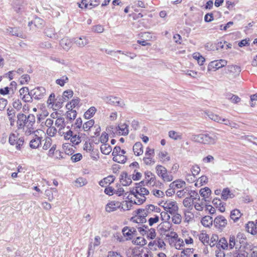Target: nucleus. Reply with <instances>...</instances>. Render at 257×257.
<instances>
[{
  "mask_svg": "<svg viewBox=\"0 0 257 257\" xmlns=\"http://www.w3.org/2000/svg\"><path fill=\"white\" fill-rule=\"evenodd\" d=\"M131 194L134 195L137 201H135V204L140 205L146 200V195L149 194V191L143 186H136L131 190Z\"/></svg>",
  "mask_w": 257,
  "mask_h": 257,
  "instance_id": "1",
  "label": "nucleus"
},
{
  "mask_svg": "<svg viewBox=\"0 0 257 257\" xmlns=\"http://www.w3.org/2000/svg\"><path fill=\"white\" fill-rule=\"evenodd\" d=\"M25 140L24 137H19L18 135L11 133L9 136V142L12 146H15L18 150H20L24 145Z\"/></svg>",
  "mask_w": 257,
  "mask_h": 257,
  "instance_id": "2",
  "label": "nucleus"
},
{
  "mask_svg": "<svg viewBox=\"0 0 257 257\" xmlns=\"http://www.w3.org/2000/svg\"><path fill=\"white\" fill-rule=\"evenodd\" d=\"M156 170L157 175L164 181L170 182L173 180V176L167 171L165 167L158 165L156 166Z\"/></svg>",
  "mask_w": 257,
  "mask_h": 257,
  "instance_id": "3",
  "label": "nucleus"
},
{
  "mask_svg": "<svg viewBox=\"0 0 257 257\" xmlns=\"http://www.w3.org/2000/svg\"><path fill=\"white\" fill-rule=\"evenodd\" d=\"M63 135H64L65 140H70V142L75 145L79 144L81 141L79 135H74L73 132L70 130L66 133H63Z\"/></svg>",
  "mask_w": 257,
  "mask_h": 257,
  "instance_id": "4",
  "label": "nucleus"
},
{
  "mask_svg": "<svg viewBox=\"0 0 257 257\" xmlns=\"http://www.w3.org/2000/svg\"><path fill=\"white\" fill-rule=\"evenodd\" d=\"M227 64V61L223 59L211 61L208 66V71H216Z\"/></svg>",
  "mask_w": 257,
  "mask_h": 257,
  "instance_id": "5",
  "label": "nucleus"
},
{
  "mask_svg": "<svg viewBox=\"0 0 257 257\" xmlns=\"http://www.w3.org/2000/svg\"><path fill=\"white\" fill-rule=\"evenodd\" d=\"M46 89L43 87H38L30 91V95L35 99H40L45 95Z\"/></svg>",
  "mask_w": 257,
  "mask_h": 257,
  "instance_id": "6",
  "label": "nucleus"
},
{
  "mask_svg": "<svg viewBox=\"0 0 257 257\" xmlns=\"http://www.w3.org/2000/svg\"><path fill=\"white\" fill-rule=\"evenodd\" d=\"M106 102L111 105L123 107L125 105L124 101L117 97L109 96L105 98Z\"/></svg>",
  "mask_w": 257,
  "mask_h": 257,
  "instance_id": "7",
  "label": "nucleus"
},
{
  "mask_svg": "<svg viewBox=\"0 0 257 257\" xmlns=\"http://www.w3.org/2000/svg\"><path fill=\"white\" fill-rule=\"evenodd\" d=\"M165 210L171 214L175 213L178 210L177 203L175 201H166L164 206Z\"/></svg>",
  "mask_w": 257,
  "mask_h": 257,
  "instance_id": "8",
  "label": "nucleus"
},
{
  "mask_svg": "<svg viewBox=\"0 0 257 257\" xmlns=\"http://www.w3.org/2000/svg\"><path fill=\"white\" fill-rule=\"evenodd\" d=\"M213 221L214 226L220 230H222L227 224V220L222 215L217 216Z\"/></svg>",
  "mask_w": 257,
  "mask_h": 257,
  "instance_id": "9",
  "label": "nucleus"
},
{
  "mask_svg": "<svg viewBox=\"0 0 257 257\" xmlns=\"http://www.w3.org/2000/svg\"><path fill=\"white\" fill-rule=\"evenodd\" d=\"M17 127L19 130L25 129V127L28 124L27 116L24 113H19L17 115Z\"/></svg>",
  "mask_w": 257,
  "mask_h": 257,
  "instance_id": "10",
  "label": "nucleus"
},
{
  "mask_svg": "<svg viewBox=\"0 0 257 257\" xmlns=\"http://www.w3.org/2000/svg\"><path fill=\"white\" fill-rule=\"evenodd\" d=\"M145 179H146V184L154 186L156 185V178L155 175L151 171H147L145 173Z\"/></svg>",
  "mask_w": 257,
  "mask_h": 257,
  "instance_id": "11",
  "label": "nucleus"
},
{
  "mask_svg": "<svg viewBox=\"0 0 257 257\" xmlns=\"http://www.w3.org/2000/svg\"><path fill=\"white\" fill-rule=\"evenodd\" d=\"M121 203L119 201H112L108 203L105 207V210L110 212L116 210L117 208L121 209Z\"/></svg>",
  "mask_w": 257,
  "mask_h": 257,
  "instance_id": "12",
  "label": "nucleus"
},
{
  "mask_svg": "<svg viewBox=\"0 0 257 257\" xmlns=\"http://www.w3.org/2000/svg\"><path fill=\"white\" fill-rule=\"evenodd\" d=\"M122 231L124 236H127L128 237L127 239H131L133 236L137 235V229L134 227H129L125 226L123 228Z\"/></svg>",
  "mask_w": 257,
  "mask_h": 257,
  "instance_id": "13",
  "label": "nucleus"
},
{
  "mask_svg": "<svg viewBox=\"0 0 257 257\" xmlns=\"http://www.w3.org/2000/svg\"><path fill=\"white\" fill-rule=\"evenodd\" d=\"M14 11L21 14L25 10L24 2L22 0H15L13 5Z\"/></svg>",
  "mask_w": 257,
  "mask_h": 257,
  "instance_id": "14",
  "label": "nucleus"
},
{
  "mask_svg": "<svg viewBox=\"0 0 257 257\" xmlns=\"http://www.w3.org/2000/svg\"><path fill=\"white\" fill-rule=\"evenodd\" d=\"M227 68L228 72L231 75L232 77H235L238 76L241 71L240 67L235 65H228Z\"/></svg>",
  "mask_w": 257,
  "mask_h": 257,
  "instance_id": "15",
  "label": "nucleus"
},
{
  "mask_svg": "<svg viewBox=\"0 0 257 257\" xmlns=\"http://www.w3.org/2000/svg\"><path fill=\"white\" fill-rule=\"evenodd\" d=\"M119 179L121 184L124 186L130 185L132 182L131 176H128L126 172L121 173Z\"/></svg>",
  "mask_w": 257,
  "mask_h": 257,
  "instance_id": "16",
  "label": "nucleus"
},
{
  "mask_svg": "<svg viewBox=\"0 0 257 257\" xmlns=\"http://www.w3.org/2000/svg\"><path fill=\"white\" fill-rule=\"evenodd\" d=\"M245 230L252 235L257 234V220L255 223L253 221L248 222L245 225Z\"/></svg>",
  "mask_w": 257,
  "mask_h": 257,
  "instance_id": "17",
  "label": "nucleus"
},
{
  "mask_svg": "<svg viewBox=\"0 0 257 257\" xmlns=\"http://www.w3.org/2000/svg\"><path fill=\"white\" fill-rule=\"evenodd\" d=\"M217 139L218 137L216 133L206 134V144L213 145L216 143Z\"/></svg>",
  "mask_w": 257,
  "mask_h": 257,
  "instance_id": "18",
  "label": "nucleus"
},
{
  "mask_svg": "<svg viewBox=\"0 0 257 257\" xmlns=\"http://www.w3.org/2000/svg\"><path fill=\"white\" fill-rule=\"evenodd\" d=\"M45 35L52 39H58L59 36L57 33H55V29L53 27H47L45 29L44 32Z\"/></svg>",
  "mask_w": 257,
  "mask_h": 257,
  "instance_id": "19",
  "label": "nucleus"
},
{
  "mask_svg": "<svg viewBox=\"0 0 257 257\" xmlns=\"http://www.w3.org/2000/svg\"><path fill=\"white\" fill-rule=\"evenodd\" d=\"M74 42L79 47H83L88 43V40L84 36L74 38Z\"/></svg>",
  "mask_w": 257,
  "mask_h": 257,
  "instance_id": "20",
  "label": "nucleus"
},
{
  "mask_svg": "<svg viewBox=\"0 0 257 257\" xmlns=\"http://www.w3.org/2000/svg\"><path fill=\"white\" fill-rule=\"evenodd\" d=\"M60 45L64 50L68 51L71 47L72 42L68 38H64L60 41Z\"/></svg>",
  "mask_w": 257,
  "mask_h": 257,
  "instance_id": "21",
  "label": "nucleus"
},
{
  "mask_svg": "<svg viewBox=\"0 0 257 257\" xmlns=\"http://www.w3.org/2000/svg\"><path fill=\"white\" fill-rule=\"evenodd\" d=\"M116 130L121 135L126 136L128 134V125L125 123H120L116 127Z\"/></svg>",
  "mask_w": 257,
  "mask_h": 257,
  "instance_id": "22",
  "label": "nucleus"
},
{
  "mask_svg": "<svg viewBox=\"0 0 257 257\" xmlns=\"http://www.w3.org/2000/svg\"><path fill=\"white\" fill-rule=\"evenodd\" d=\"M41 145V138L35 135L34 138L30 142V147L32 149H37Z\"/></svg>",
  "mask_w": 257,
  "mask_h": 257,
  "instance_id": "23",
  "label": "nucleus"
},
{
  "mask_svg": "<svg viewBox=\"0 0 257 257\" xmlns=\"http://www.w3.org/2000/svg\"><path fill=\"white\" fill-rule=\"evenodd\" d=\"M200 195L203 197L202 200H204V201H209L207 198L210 195L211 191L208 187H205L204 188H202L200 189L199 191Z\"/></svg>",
  "mask_w": 257,
  "mask_h": 257,
  "instance_id": "24",
  "label": "nucleus"
},
{
  "mask_svg": "<svg viewBox=\"0 0 257 257\" xmlns=\"http://www.w3.org/2000/svg\"><path fill=\"white\" fill-rule=\"evenodd\" d=\"M55 125L57 127H59L58 133L60 135H63V133L61 130L64 128L66 126V123L65 122L64 118L63 117L58 118L55 122Z\"/></svg>",
  "mask_w": 257,
  "mask_h": 257,
  "instance_id": "25",
  "label": "nucleus"
},
{
  "mask_svg": "<svg viewBox=\"0 0 257 257\" xmlns=\"http://www.w3.org/2000/svg\"><path fill=\"white\" fill-rule=\"evenodd\" d=\"M244 247L241 248V246L238 249L235 250V251L233 253V257H247L248 252L243 250Z\"/></svg>",
  "mask_w": 257,
  "mask_h": 257,
  "instance_id": "26",
  "label": "nucleus"
},
{
  "mask_svg": "<svg viewBox=\"0 0 257 257\" xmlns=\"http://www.w3.org/2000/svg\"><path fill=\"white\" fill-rule=\"evenodd\" d=\"M134 154L139 156L143 153V145L140 142H137L133 147Z\"/></svg>",
  "mask_w": 257,
  "mask_h": 257,
  "instance_id": "27",
  "label": "nucleus"
},
{
  "mask_svg": "<svg viewBox=\"0 0 257 257\" xmlns=\"http://www.w3.org/2000/svg\"><path fill=\"white\" fill-rule=\"evenodd\" d=\"M185 181L178 180L172 182L170 184L169 187L174 189L176 188H182L185 186Z\"/></svg>",
  "mask_w": 257,
  "mask_h": 257,
  "instance_id": "28",
  "label": "nucleus"
},
{
  "mask_svg": "<svg viewBox=\"0 0 257 257\" xmlns=\"http://www.w3.org/2000/svg\"><path fill=\"white\" fill-rule=\"evenodd\" d=\"M16 111L13 109L8 108L7 109V114L9 117V119L10 121V125L13 126L15 124V116Z\"/></svg>",
  "mask_w": 257,
  "mask_h": 257,
  "instance_id": "29",
  "label": "nucleus"
},
{
  "mask_svg": "<svg viewBox=\"0 0 257 257\" xmlns=\"http://www.w3.org/2000/svg\"><path fill=\"white\" fill-rule=\"evenodd\" d=\"M213 222V218L210 216H205L202 218V224L205 227H210L212 225Z\"/></svg>",
  "mask_w": 257,
  "mask_h": 257,
  "instance_id": "30",
  "label": "nucleus"
},
{
  "mask_svg": "<svg viewBox=\"0 0 257 257\" xmlns=\"http://www.w3.org/2000/svg\"><path fill=\"white\" fill-rule=\"evenodd\" d=\"M241 216V214L239 210L234 209L231 211L230 217L234 222H236L239 219Z\"/></svg>",
  "mask_w": 257,
  "mask_h": 257,
  "instance_id": "31",
  "label": "nucleus"
},
{
  "mask_svg": "<svg viewBox=\"0 0 257 257\" xmlns=\"http://www.w3.org/2000/svg\"><path fill=\"white\" fill-rule=\"evenodd\" d=\"M100 150L102 154L104 155H108L112 151L111 147L107 144H102L100 147Z\"/></svg>",
  "mask_w": 257,
  "mask_h": 257,
  "instance_id": "32",
  "label": "nucleus"
},
{
  "mask_svg": "<svg viewBox=\"0 0 257 257\" xmlns=\"http://www.w3.org/2000/svg\"><path fill=\"white\" fill-rule=\"evenodd\" d=\"M112 160L113 161L118 163L124 164L125 163L127 158L125 156L123 155H118L117 156L113 157Z\"/></svg>",
  "mask_w": 257,
  "mask_h": 257,
  "instance_id": "33",
  "label": "nucleus"
},
{
  "mask_svg": "<svg viewBox=\"0 0 257 257\" xmlns=\"http://www.w3.org/2000/svg\"><path fill=\"white\" fill-rule=\"evenodd\" d=\"M96 108L95 107L92 106L90 107L84 113V116L86 119H89L95 114Z\"/></svg>",
  "mask_w": 257,
  "mask_h": 257,
  "instance_id": "34",
  "label": "nucleus"
},
{
  "mask_svg": "<svg viewBox=\"0 0 257 257\" xmlns=\"http://www.w3.org/2000/svg\"><path fill=\"white\" fill-rule=\"evenodd\" d=\"M217 246L218 248L221 247L224 249H227L228 247V244L227 240L224 237L221 238L217 243Z\"/></svg>",
  "mask_w": 257,
  "mask_h": 257,
  "instance_id": "35",
  "label": "nucleus"
},
{
  "mask_svg": "<svg viewBox=\"0 0 257 257\" xmlns=\"http://www.w3.org/2000/svg\"><path fill=\"white\" fill-rule=\"evenodd\" d=\"M136 214L142 217V219H146V217L148 215V211L145 209H139L135 211Z\"/></svg>",
  "mask_w": 257,
  "mask_h": 257,
  "instance_id": "36",
  "label": "nucleus"
},
{
  "mask_svg": "<svg viewBox=\"0 0 257 257\" xmlns=\"http://www.w3.org/2000/svg\"><path fill=\"white\" fill-rule=\"evenodd\" d=\"M183 205L185 207L188 208L189 209H192L193 205V201L190 198V197H186L183 202Z\"/></svg>",
  "mask_w": 257,
  "mask_h": 257,
  "instance_id": "37",
  "label": "nucleus"
},
{
  "mask_svg": "<svg viewBox=\"0 0 257 257\" xmlns=\"http://www.w3.org/2000/svg\"><path fill=\"white\" fill-rule=\"evenodd\" d=\"M73 92L71 90H67L63 92L62 99L65 101L66 99L71 98L73 96Z\"/></svg>",
  "mask_w": 257,
  "mask_h": 257,
  "instance_id": "38",
  "label": "nucleus"
},
{
  "mask_svg": "<svg viewBox=\"0 0 257 257\" xmlns=\"http://www.w3.org/2000/svg\"><path fill=\"white\" fill-rule=\"evenodd\" d=\"M231 195L229 189L228 188H224L222 191L221 199L226 200L229 197L231 198Z\"/></svg>",
  "mask_w": 257,
  "mask_h": 257,
  "instance_id": "39",
  "label": "nucleus"
},
{
  "mask_svg": "<svg viewBox=\"0 0 257 257\" xmlns=\"http://www.w3.org/2000/svg\"><path fill=\"white\" fill-rule=\"evenodd\" d=\"M220 123H223L225 125L229 126L232 128H237V124L236 123L225 118H222Z\"/></svg>",
  "mask_w": 257,
  "mask_h": 257,
  "instance_id": "40",
  "label": "nucleus"
},
{
  "mask_svg": "<svg viewBox=\"0 0 257 257\" xmlns=\"http://www.w3.org/2000/svg\"><path fill=\"white\" fill-rule=\"evenodd\" d=\"M208 181V178L205 176H202L198 179L197 182L195 183V185L196 186H202L204 184H205Z\"/></svg>",
  "mask_w": 257,
  "mask_h": 257,
  "instance_id": "41",
  "label": "nucleus"
},
{
  "mask_svg": "<svg viewBox=\"0 0 257 257\" xmlns=\"http://www.w3.org/2000/svg\"><path fill=\"white\" fill-rule=\"evenodd\" d=\"M236 241L239 242V244H244V241L246 240L245 235L241 232H239L235 237Z\"/></svg>",
  "mask_w": 257,
  "mask_h": 257,
  "instance_id": "42",
  "label": "nucleus"
},
{
  "mask_svg": "<svg viewBox=\"0 0 257 257\" xmlns=\"http://www.w3.org/2000/svg\"><path fill=\"white\" fill-rule=\"evenodd\" d=\"M68 81V78L67 76L64 75L60 78L56 80L57 84L61 86H63Z\"/></svg>",
  "mask_w": 257,
  "mask_h": 257,
  "instance_id": "43",
  "label": "nucleus"
},
{
  "mask_svg": "<svg viewBox=\"0 0 257 257\" xmlns=\"http://www.w3.org/2000/svg\"><path fill=\"white\" fill-rule=\"evenodd\" d=\"M207 115L211 119L219 123H220L222 120V118L220 116L217 114H214L212 112H209L207 114Z\"/></svg>",
  "mask_w": 257,
  "mask_h": 257,
  "instance_id": "44",
  "label": "nucleus"
},
{
  "mask_svg": "<svg viewBox=\"0 0 257 257\" xmlns=\"http://www.w3.org/2000/svg\"><path fill=\"white\" fill-rule=\"evenodd\" d=\"M94 124V120L90 119L87 122H85L83 125V129L85 131L89 130Z\"/></svg>",
  "mask_w": 257,
  "mask_h": 257,
  "instance_id": "45",
  "label": "nucleus"
},
{
  "mask_svg": "<svg viewBox=\"0 0 257 257\" xmlns=\"http://www.w3.org/2000/svg\"><path fill=\"white\" fill-rule=\"evenodd\" d=\"M188 193L189 194L190 197L193 201L196 199L200 200V196L196 191L194 190H190L188 192Z\"/></svg>",
  "mask_w": 257,
  "mask_h": 257,
  "instance_id": "46",
  "label": "nucleus"
},
{
  "mask_svg": "<svg viewBox=\"0 0 257 257\" xmlns=\"http://www.w3.org/2000/svg\"><path fill=\"white\" fill-rule=\"evenodd\" d=\"M77 115L76 110H68L66 112V117L70 120H74Z\"/></svg>",
  "mask_w": 257,
  "mask_h": 257,
  "instance_id": "47",
  "label": "nucleus"
},
{
  "mask_svg": "<svg viewBox=\"0 0 257 257\" xmlns=\"http://www.w3.org/2000/svg\"><path fill=\"white\" fill-rule=\"evenodd\" d=\"M172 214L173 215L172 218V221L175 224H179L181 222V216L177 212H176L175 213H173Z\"/></svg>",
  "mask_w": 257,
  "mask_h": 257,
  "instance_id": "48",
  "label": "nucleus"
},
{
  "mask_svg": "<svg viewBox=\"0 0 257 257\" xmlns=\"http://www.w3.org/2000/svg\"><path fill=\"white\" fill-rule=\"evenodd\" d=\"M146 235L148 238L151 239H154L156 236V232L155 229L153 228H150V229L148 230V231L147 232Z\"/></svg>",
  "mask_w": 257,
  "mask_h": 257,
  "instance_id": "49",
  "label": "nucleus"
},
{
  "mask_svg": "<svg viewBox=\"0 0 257 257\" xmlns=\"http://www.w3.org/2000/svg\"><path fill=\"white\" fill-rule=\"evenodd\" d=\"M136 227L142 235H146L147 234V232L150 229L149 226L146 225H143L142 227L136 226Z\"/></svg>",
  "mask_w": 257,
  "mask_h": 257,
  "instance_id": "50",
  "label": "nucleus"
},
{
  "mask_svg": "<svg viewBox=\"0 0 257 257\" xmlns=\"http://www.w3.org/2000/svg\"><path fill=\"white\" fill-rule=\"evenodd\" d=\"M142 217L141 216L137 215L136 217H133L131 220L137 223H144L147 222V219H143L142 220Z\"/></svg>",
  "mask_w": 257,
  "mask_h": 257,
  "instance_id": "51",
  "label": "nucleus"
},
{
  "mask_svg": "<svg viewBox=\"0 0 257 257\" xmlns=\"http://www.w3.org/2000/svg\"><path fill=\"white\" fill-rule=\"evenodd\" d=\"M193 248H186L181 252V257H187L193 252Z\"/></svg>",
  "mask_w": 257,
  "mask_h": 257,
  "instance_id": "52",
  "label": "nucleus"
},
{
  "mask_svg": "<svg viewBox=\"0 0 257 257\" xmlns=\"http://www.w3.org/2000/svg\"><path fill=\"white\" fill-rule=\"evenodd\" d=\"M135 204V202H133L132 200H131L130 201L125 202V205H121V209H122L123 210H128L131 208V207L132 206V205Z\"/></svg>",
  "mask_w": 257,
  "mask_h": 257,
  "instance_id": "53",
  "label": "nucleus"
},
{
  "mask_svg": "<svg viewBox=\"0 0 257 257\" xmlns=\"http://www.w3.org/2000/svg\"><path fill=\"white\" fill-rule=\"evenodd\" d=\"M33 23L34 25L36 27L39 28L43 26L44 24V21L42 19H40L39 18H36L33 21Z\"/></svg>",
  "mask_w": 257,
  "mask_h": 257,
  "instance_id": "54",
  "label": "nucleus"
},
{
  "mask_svg": "<svg viewBox=\"0 0 257 257\" xmlns=\"http://www.w3.org/2000/svg\"><path fill=\"white\" fill-rule=\"evenodd\" d=\"M235 236L234 235H230L229 239L228 247L230 249H232L235 246Z\"/></svg>",
  "mask_w": 257,
  "mask_h": 257,
  "instance_id": "55",
  "label": "nucleus"
},
{
  "mask_svg": "<svg viewBox=\"0 0 257 257\" xmlns=\"http://www.w3.org/2000/svg\"><path fill=\"white\" fill-rule=\"evenodd\" d=\"M27 120L28 122L27 125L33 126L35 123V116L33 114H30L27 117Z\"/></svg>",
  "mask_w": 257,
  "mask_h": 257,
  "instance_id": "56",
  "label": "nucleus"
},
{
  "mask_svg": "<svg viewBox=\"0 0 257 257\" xmlns=\"http://www.w3.org/2000/svg\"><path fill=\"white\" fill-rule=\"evenodd\" d=\"M199 239L204 244L205 242L208 243L209 241V236L206 233H201L199 235Z\"/></svg>",
  "mask_w": 257,
  "mask_h": 257,
  "instance_id": "57",
  "label": "nucleus"
},
{
  "mask_svg": "<svg viewBox=\"0 0 257 257\" xmlns=\"http://www.w3.org/2000/svg\"><path fill=\"white\" fill-rule=\"evenodd\" d=\"M33 126L30 125H27L26 127V130L25 131V135L27 136H29L34 133Z\"/></svg>",
  "mask_w": 257,
  "mask_h": 257,
  "instance_id": "58",
  "label": "nucleus"
},
{
  "mask_svg": "<svg viewBox=\"0 0 257 257\" xmlns=\"http://www.w3.org/2000/svg\"><path fill=\"white\" fill-rule=\"evenodd\" d=\"M76 186L81 187L85 185L86 183V180L83 178H79L75 181Z\"/></svg>",
  "mask_w": 257,
  "mask_h": 257,
  "instance_id": "59",
  "label": "nucleus"
},
{
  "mask_svg": "<svg viewBox=\"0 0 257 257\" xmlns=\"http://www.w3.org/2000/svg\"><path fill=\"white\" fill-rule=\"evenodd\" d=\"M45 195L50 201H52L54 198L53 193L52 192L51 189H47L45 191Z\"/></svg>",
  "mask_w": 257,
  "mask_h": 257,
  "instance_id": "60",
  "label": "nucleus"
},
{
  "mask_svg": "<svg viewBox=\"0 0 257 257\" xmlns=\"http://www.w3.org/2000/svg\"><path fill=\"white\" fill-rule=\"evenodd\" d=\"M57 133L56 128L54 126L48 127L47 130V134L51 137L54 136Z\"/></svg>",
  "mask_w": 257,
  "mask_h": 257,
  "instance_id": "61",
  "label": "nucleus"
},
{
  "mask_svg": "<svg viewBox=\"0 0 257 257\" xmlns=\"http://www.w3.org/2000/svg\"><path fill=\"white\" fill-rule=\"evenodd\" d=\"M144 163L147 165H152L155 163L154 161L151 157H146L143 158Z\"/></svg>",
  "mask_w": 257,
  "mask_h": 257,
  "instance_id": "62",
  "label": "nucleus"
},
{
  "mask_svg": "<svg viewBox=\"0 0 257 257\" xmlns=\"http://www.w3.org/2000/svg\"><path fill=\"white\" fill-rule=\"evenodd\" d=\"M92 31L95 33H101L104 31V28L102 25H98L92 28Z\"/></svg>",
  "mask_w": 257,
  "mask_h": 257,
  "instance_id": "63",
  "label": "nucleus"
},
{
  "mask_svg": "<svg viewBox=\"0 0 257 257\" xmlns=\"http://www.w3.org/2000/svg\"><path fill=\"white\" fill-rule=\"evenodd\" d=\"M249 257H257V246H253L248 252Z\"/></svg>",
  "mask_w": 257,
  "mask_h": 257,
  "instance_id": "64",
  "label": "nucleus"
}]
</instances>
